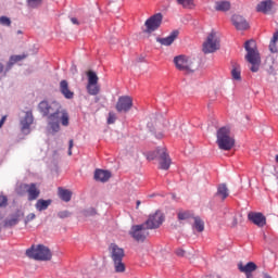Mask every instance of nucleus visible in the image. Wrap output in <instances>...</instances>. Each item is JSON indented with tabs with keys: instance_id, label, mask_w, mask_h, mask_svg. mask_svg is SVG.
Listing matches in <instances>:
<instances>
[{
	"instance_id": "nucleus-1",
	"label": "nucleus",
	"mask_w": 278,
	"mask_h": 278,
	"mask_svg": "<svg viewBox=\"0 0 278 278\" xmlns=\"http://www.w3.org/2000/svg\"><path fill=\"white\" fill-rule=\"evenodd\" d=\"M38 110L42 116H48V127L54 134L60 131V116H61V125L63 127H68V112L66 110H62V104L58 101H47L43 100L39 102Z\"/></svg>"
},
{
	"instance_id": "nucleus-2",
	"label": "nucleus",
	"mask_w": 278,
	"mask_h": 278,
	"mask_svg": "<svg viewBox=\"0 0 278 278\" xmlns=\"http://www.w3.org/2000/svg\"><path fill=\"white\" fill-rule=\"evenodd\" d=\"M244 49L247 51L245 60L249 64H252L250 71H252V73H257V71H260V64L262 63L260 51H257V43H255V40L253 39L248 40L244 43Z\"/></svg>"
},
{
	"instance_id": "nucleus-3",
	"label": "nucleus",
	"mask_w": 278,
	"mask_h": 278,
	"mask_svg": "<svg viewBox=\"0 0 278 278\" xmlns=\"http://www.w3.org/2000/svg\"><path fill=\"white\" fill-rule=\"evenodd\" d=\"M217 147L222 151H231L236 146V139L231 136V128L224 126L217 130Z\"/></svg>"
},
{
	"instance_id": "nucleus-4",
	"label": "nucleus",
	"mask_w": 278,
	"mask_h": 278,
	"mask_svg": "<svg viewBox=\"0 0 278 278\" xmlns=\"http://www.w3.org/2000/svg\"><path fill=\"white\" fill-rule=\"evenodd\" d=\"M26 255L29 260H36V262H51V257H53L51 250L42 244L31 245L26 250Z\"/></svg>"
},
{
	"instance_id": "nucleus-5",
	"label": "nucleus",
	"mask_w": 278,
	"mask_h": 278,
	"mask_svg": "<svg viewBox=\"0 0 278 278\" xmlns=\"http://www.w3.org/2000/svg\"><path fill=\"white\" fill-rule=\"evenodd\" d=\"M147 157L150 161L159 160V168L161 170H168L170 168L172 161L166 148H157L154 152H149Z\"/></svg>"
},
{
	"instance_id": "nucleus-6",
	"label": "nucleus",
	"mask_w": 278,
	"mask_h": 278,
	"mask_svg": "<svg viewBox=\"0 0 278 278\" xmlns=\"http://www.w3.org/2000/svg\"><path fill=\"white\" fill-rule=\"evenodd\" d=\"M111 257L115 265V273H125V264H123V257H125V250L112 243L110 245Z\"/></svg>"
},
{
	"instance_id": "nucleus-7",
	"label": "nucleus",
	"mask_w": 278,
	"mask_h": 278,
	"mask_svg": "<svg viewBox=\"0 0 278 278\" xmlns=\"http://www.w3.org/2000/svg\"><path fill=\"white\" fill-rule=\"evenodd\" d=\"M220 49V39H218V36H216V33L212 31L206 37V40L202 45V51L203 53H216Z\"/></svg>"
},
{
	"instance_id": "nucleus-8",
	"label": "nucleus",
	"mask_w": 278,
	"mask_h": 278,
	"mask_svg": "<svg viewBox=\"0 0 278 278\" xmlns=\"http://www.w3.org/2000/svg\"><path fill=\"white\" fill-rule=\"evenodd\" d=\"M149 227L146 224L134 225L129 230V236L136 240V242H144L149 238Z\"/></svg>"
},
{
	"instance_id": "nucleus-9",
	"label": "nucleus",
	"mask_w": 278,
	"mask_h": 278,
	"mask_svg": "<svg viewBox=\"0 0 278 278\" xmlns=\"http://www.w3.org/2000/svg\"><path fill=\"white\" fill-rule=\"evenodd\" d=\"M134 108V99L129 96H122L118 98L117 103L115 105L116 112L127 114L129 110Z\"/></svg>"
},
{
	"instance_id": "nucleus-10",
	"label": "nucleus",
	"mask_w": 278,
	"mask_h": 278,
	"mask_svg": "<svg viewBox=\"0 0 278 278\" xmlns=\"http://www.w3.org/2000/svg\"><path fill=\"white\" fill-rule=\"evenodd\" d=\"M162 18H164L162 13H156L148 18L144 23L146 33L153 34V31L160 29V25H162Z\"/></svg>"
},
{
	"instance_id": "nucleus-11",
	"label": "nucleus",
	"mask_w": 278,
	"mask_h": 278,
	"mask_svg": "<svg viewBox=\"0 0 278 278\" xmlns=\"http://www.w3.org/2000/svg\"><path fill=\"white\" fill-rule=\"evenodd\" d=\"M174 64L178 71H185L186 73H192V60L186 55H179L174 59Z\"/></svg>"
},
{
	"instance_id": "nucleus-12",
	"label": "nucleus",
	"mask_w": 278,
	"mask_h": 278,
	"mask_svg": "<svg viewBox=\"0 0 278 278\" xmlns=\"http://www.w3.org/2000/svg\"><path fill=\"white\" fill-rule=\"evenodd\" d=\"M164 223V214L160 211H156L154 214H151L143 223L148 229H159V227Z\"/></svg>"
},
{
	"instance_id": "nucleus-13",
	"label": "nucleus",
	"mask_w": 278,
	"mask_h": 278,
	"mask_svg": "<svg viewBox=\"0 0 278 278\" xmlns=\"http://www.w3.org/2000/svg\"><path fill=\"white\" fill-rule=\"evenodd\" d=\"M20 125L22 134H29V131H31V125H34V113L27 111L25 116L21 118Z\"/></svg>"
},
{
	"instance_id": "nucleus-14",
	"label": "nucleus",
	"mask_w": 278,
	"mask_h": 278,
	"mask_svg": "<svg viewBox=\"0 0 278 278\" xmlns=\"http://www.w3.org/2000/svg\"><path fill=\"white\" fill-rule=\"evenodd\" d=\"M232 25L238 29V31H247L251 27L249 21L242 15L235 14L231 17Z\"/></svg>"
},
{
	"instance_id": "nucleus-15",
	"label": "nucleus",
	"mask_w": 278,
	"mask_h": 278,
	"mask_svg": "<svg viewBox=\"0 0 278 278\" xmlns=\"http://www.w3.org/2000/svg\"><path fill=\"white\" fill-rule=\"evenodd\" d=\"M248 220L256 225V227H264L266 225V216L262 213L250 212L248 214Z\"/></svg>"
},
{
	"instance_id": "nucleus-16",
	"label": "nucleus",
	"mask_w": 278,
	"mask_h": 278,
	"mask_svg": "<svg viewBox=\"0 0 278 278\" xmlns=\"http://www.w3.org/2000/svg\"><path fill=\"white\" fill-rule=\"evenodd\" d=\"M178 36L179 30H174L165 38H157L156 41H159L160 45H163L164 47H170V45L177 40Z\"/></svg>"
},
{
	"instance_id": "nucleus-17",
	"label": "nucleus",
	"mask_w": 278,
	"mask_h": 278,
	"mask_svg": "<svg viewBox=\"0 0 278 278\" xmlns=\"http://www.w3.org/2000/svg\"><path fill=\"white\" fill-rule=\"evenodd\" d=\"M111 177H112V173L104 169H96L94 176H93L96 181H101L102 184H105V181H110Z\"/></svg>"
},
{
	"instance_id": "nucleus-18",
	"label": "nucleus",
	"mask_w": 278,
	"mask_h": 278,
	"mask_svg": "<svg viewBox=\"0 0 278 278\" xmlns=\"http://www.w3.org/2000/svg\"><path fill=\"white\" fill-rule=\"evenodd\" d=\"M60 92L65 99H73L75 97V92L71 91L67 80L60 81Z\"/></svg>"
},
{
	"instance_id": "nucleus-19",
	"label": "nucleus",
	"mask_w": 278,
	"mask_h": 278,
	"mask_svg": "<svg viewBox=\"0 0 278 278\" xmlns=\"http://www.w3.org/2000/svg\"><path fill=\"white\" fill-rule=\"evenodd\" d=\"M274 2L273 0H265L257 4L256 11L262 12L263 14H268L273 10Z\"/></svg>"
},
{
	"instance_id": "nucleus-20",
	"label": "nucleus",
	"mask_w": 278,
	"mask_h": 278,
	"mask_svg": "<svg viewBox=\"0 0 278 278\" xmlns=\"http://www.w3.org/2000/svg\"><path fill=\"white\" fill-rule=\"evenodd\" d=\"M27 194L28 201H36L40 197V189L36 184H29Z\"/></svg>"
},
{
	"instance_id": "nucleus-21",
	"label": "nucleus",
	"mask_w": 278,
	"mask_h": 278,
	"mask_svg": "<svg viewBox=\"0 0 278 278\" xmlns=\"http://www.w3.org/2000/svg\"><path fill=\"white\" fill-rule=\"evenodd\" d=\"M238 268H239L240 273L250 275V273H254V270H257V265L253 262H249L247 265L239 263Z\"/></svg>"
},
{
	"instance_id": "nucleus-22",
	"label": "nucleus",
	"mask_w": 278,
	"mask_h": 278,
	"mask_svg": "<svg viewBox=\"0 0 278 278\" xmlns=\"http://www.w3.org/2000/svg\"><path fill=\"white\" fill-rule=\"evenodd\" d=\"M215 10L217 12H229L231 10V2L227 0L217 1L215 3Z\"/></svg>"
},
{
	"instance_id": "nucleus-23",
	"label": "nucleus",
	"mask_w": 278,
	"mask_h": 278,
	"mask_svg": "<svg viewBox=\"0 0 278 278\" xmlns=\"http://www.w3.org/2000/svg\"><path fill=\"white\" fill-rule=\"evenodd\" d=\"M59 197L62 201L68 203V201H71V199L73 198V192H71V190L68 189L59 188Z\"/></svg>"
},
{
	"instance_id": "nucleus-24",
	"label": "nucleus",
	"mask_w": 278,
	"mask_h": 278,
	"mask_svg": "<svg viewBox=\"0 0 278 278\" xmlns=\"http://www.w3.org/2000/svg\"><path fill=\"white\" fill-rule=\"evenodd\" d=\"M86 88L88 94H90L91 97H97V94L101 92V87L99 86V84H87Z\"/></svg>"
},
{
	"instance_id": "nucleus-25",
	"label": "nucleus",
	"mask_w": 278,
	"mask_h": 278,
	"mask_svg": "<svg viewBox=\"0 0 278 278\" xmlns=\"http://www.w3.org/2000/svg\"><path fill=\"white\" fill-rule=\"evenodd\" d=\"M217 197L222 198V201H225V199H227V197H229V189L227 188V185L222 184L218 186L217 188Z\"/></svg>"
},
{
	"instance_id": "nucleus-26",
	"label": "nucleus",
	"mask_w": 278,
	"mask_h": 278,
	"mask_svg": "<svg viewBox=\"0 0 278 278\" xmlns=\"http://www.w3.org/2000/svg\"><path fill=\"white\" fill-rule=\"evenodd\" d=\"M49 205H51V200H38L35 204V207L38 212H45V210H48Z\"/></svg>"
},
{
	"instance_id": "nucleus-27",
	"label": "nucleus",
	"mask_w": 278,
	"mask_h": 278,
	"mask_svg": "<svg viewBox=\"0 0 278 278\" xmlns=\"http://www.w3.org/2000/svg\"><path fill=\"white\" fill-rule=\"evenodd\" d=\"M176 1L178 5H181L186 10H194V8H197L194 0H176Z\"/></svg>"
},
{
	"instance_id": "nucleus-28",
	"label": "nucleus",
	"mask_w": 278,
	"mask_h": 278,
	"mask_svg": "<svg viewBox=\"0 0 278 278\" xmlns=\"http://www.w3.org/2000/svg\"><path fill=\"white\" fill-rule=\"evenodd\" d=\"M231 77L235 81H242V70L240 68V65H235L231 70Z\"/></svg>"
},
{
	"instance_id": "nucleus-29",
	"label": "nucleus",
	"mask_w": 278,
	"mask_h": 278,
	"mask_svg": "<svg viewBox=\"0 0 278 278\" xmlns=\"http://www.w3.org/2000/svg\"><path fill=\"white\" fill-rule=\"evenodd\" d=\"M269 51L271 53H278V31H276L273 36V39L269 43Z\"/></svg>"
},
{
	"instance_id": "nucleus-30",
	"label": "nucleus",
	"mask_w": 278,
	"mask_h": 278,
	"mask_svg": "<svg viewBox=\"0 0 278 278\" xmlns=\"http://www.w3.org/2000/svg\"><path fill=\"white\" fill-rule=\"evenodd\" d=\"M28 188H29V185L20 184L15 189L17 197H25V194H27L28 192Z\"/></svg>"
},
{
	"instance_id": "nucleus-31",
	"label": "nucleus",
	"mask_w": 278,
	"mask_h": 278,
	"mask_svg": "<svg viewBox=\"0 0 278 278\" xmlns=\"http://www.w3.org/2000/svg\"><path fill=\"white\" fill-rule=\"evenodd\" d=\"M18 214L12 215L10 218L4 220V227H14L18 225Z\"/></svg>"
},
{
	"instance_id": "nucleus-32",
	"label": "nucleus",
	"mask_w": 278,
	"mask_h": 278,
	"mask_svg": "<svg viewBox=\"0 0 278 278\" xmlns=\"http://www.w3.org/2000/svg\"><path fill=\"white\" fill-rule=\"evenodd\" d=\"M87 78H88V83L87 84H99V76L97 75V73L94 71H88L86 73Z\"/></svg>"
},
{
	"instance_id": "nucleus-33",
	"label": "nucleus",
	"mask_w": 278,
	"mask_h": 278,
	"mask_svg": "<svg viewBox=\"0 0 278 278\" xmlns=\"http://www.w3.org/2000/svg\"><path fill=\"white\" fill-rule=\"evenodd\" d=\"M193 227L201 233L205 230V223L201 220V217H194Z\"/></svg>"
},
{
	"instance_id": "nucleus-34",
	"label": "nucleus",
	"mask_w": 278,
	"mask_h": 278,
	"mask_svg": "<svg viewBox=\"0 0 278 278\" xmlns=\"http://www.w3.org/2000/svg\"><path fill=\"white\" fill-rule=\"evenodd\" d=\"M42 1L43 0H26V3L28 8H30L31 10H36L40 8V5H42Z\"/></svg>"
},
{
	"instance_id": "nucleus-35",
	"label": "nucleus",
	"mask_w": 278,
	"mask_h": 278,
	"mask_svg": "<svg viewBox=\"0 0 278 278\" xmlns=\"http://www.w3.org/2000/svg\"><path fill=\"white\" fill-rule=\"evenodd\" d=\"M21 60H25V56L22 55H13L11 56L9 63H8V68H12L16 62H21Z\"/></svg>"
},
{
	"instance_id": "nucleus-36",
	"label": "nucleus",
	"mask_w": 278,
	"mask_h": 278,
	"mask_svg": "<svg viewBox=\"0 0 278 278\" xmlns=\"http://www.w3.org/2000/svg\"><path fill=\"white\" fill-rule=\"evenodd\" d=\"M85 218H90V216H97V210L94 207H89L81 212Z\"/></svg>"
},
{
	"instance_id": "nucleus-37",
	"label": "nucleus",
	"mask_w": 278,
	"mask_h": 278,
	"mask_svg": "<svg viewBox=\"0 0 278 278\" xmlns=\"http://www.w3.org/2000/svg\"><path fill=\"white\" fill-rule=\"evenodd\" d=\"M188 218H192L190 212H179L178 213V220H188Z\"/></svg>"
},
{
	"instance_id": "nucleus-38",
	"label": "nucleus",
	"mask_w": 278,
	"mask_h": 278,
	"mask_svg": "<svg viewBox=\"0 0 278 278\" xmlns=\"http://www.w3.org/2000/svg\"><path fill=\"white\" fill-rule=\"evenodd\" d=\"M0 25H5V27H10L12 25V21L8 16H1Z\"/></svg>"
},
{
	"instance_id": "nucleus-39",
	"label": "nucleus",
	"mask_w": 278,
	"mask_h": 278,
	"mask_svg": "<svg viewBox=\"0 0 278 278\" xmlns=\"http://www.w3.org/2000/svg\"><path fill=\"white\" fill-rule=\"evenodd\" d=\"M114 123H116V114L114 112H110L108 117V124L114 125Z\"/></svg>"
},
{
	"instance_id": "nucleus-40",
	"label": "nucleus",
	"mask_w": 278,
	"mask_h": 278,
	"mask_svg": "<svg viewBox=\"0 0 278 278\" xmlns=\"http://www.w3.org/2000/svg\"><path fill=\"white\" fill-rule=\"evenodd\" d=\"M0 207H8V197L0 195Z\"/></svg>"
},
{
	"instance_id": "nucleus-41",
	"label": "nucleus",
	"mask_w": 278,
	"mask_h": 278,
	"mask_svg": "<svg viewBox=\"0 0 278 278\" xmlns=\"http://www.w3.org/2000/svg\"><path fill=\"white\" fill-rule=\"evenodd\" d=\"M59 218H68L71 216L70 211H61L58 213Z\"/></svg>"
},
{
	"instance_id": "nucleus-42",
	"label": "nucleus",
	"mask_w": 278,
	"mask_h": 278,
	"mask_svg": "<svg viewBox=\"0 0 278 278\" xmlns=\"http://www.w3.org/2000/svg\"><path fill=\"white\" fill-rule=\"evenodd\" d=\"M34 218H36V214L34 213H29L26 218H25V223H31V220H34Z\"/></svg>"
},
{
	"instance_id": "nucleus-43",
	"label": "nucleus",
	"mask_w": 278,
	"mask_h": 278,
	"mask_svg": "<svg viewBox=\"0 0 278 278\" xmlns=\"http://www.w3.org/2000/svg\"><path fill=\"white\" fill-rule=\"evenodd\" d=\"M176 255H177L178 257H184V255H186V250H184V249H177V250H176Z\"/></svg>"
},
{
	"instance_id": "nucleus-44",
	"label": "nucleus",
	"mask_w": 278,
	"mask_h": 278,
	"mask_svg": "<svg viewBox=\"0 0 278 278\" xmlns=\"http://www.w3.org/2000/svg\"><path fill=\"white\" fill-rule=\"evenodd\" d=\"M73 147H74V141L73 139L70 140V146H68V155H73Z\"/></svg>"
},
{
	"instance_id": "nucleus-45",
	"label": "nucleus",
	"mask_w": 278,
	"mask_h": 278,
	"mask_svg": "<svg viewBox=\"0 0 278 278\" xmlns=\"http://www.w3.org/2000/svg\"><path fill=\"white\" fill-rule=\"evenodd\" d=\"M72 75H77V65L73 64L71 67Z\"/></svg>"
},
{
	"instance_id": "nucleus-46",
	"label": "nucleus",
	"mask_w": 278,
	"mask_h": 278,
	"mask_svg": "<svg viewBox=\"0 0 278 278\" xmlns=\"http://www.w3.org/2000/svg\"><path fill=\"white\" fill-rule=\"evenodd\" d=\"M71 22L73 23V25H79V21L77 20V17H72Z\"/></svg>"
},
{
	"instance_id": "nucleus-47",
	"label": "nucleus",
	"mask_w": 278,
	"mask_h": 278,
	"mask_svg": "<svg viewBox=\"0 0 278 278\" xmlns=\"http://www.w3.org/2000/svg\"><path fill=\"white\" fill-rule=\"evenodd\" d=\"M5 116H3L1 119H0V127H2L3 126V123H5Z\"/></svg>"
},
{
	"instance_id": "nucleus-48",
	"label": "nucleus",
	"mask_w": 278,
	"mask_h": 278,
	"mask_svg": "<svg viewBox=\"0 0 278 278\" xmlns=\"http://www.w3.org/2000/svg\"><path fill=\"white\" fill-rule=\"evenodd\" d=\"M3 68H4L3 64L0 63V75L3 73Z\"/></svg>"
},
{
	"instance_id": "nucleus-49",
	"label": "nucleus",
	"mask_w": 278,
	"mask_h": 278,
	"mask_svg": "<svg viewBox=\"0 0 278 278\" xmlns=\"http://www.w3.org/2000/svg\"><path fill=\"white\" fill-rule=\"evenodd\" d=\"M235 227H238V217H235Z\"/></svg>"
},
{
	"instance_id": "nucleus-50",
	"label": "nucleus",
	"mask_w": 278,
	"mask_h": 278,
	"mask_svg": "<svg viewBox=\"0 0 278 278\" xmlns=\"http://www.w3.org/2000/svg\"><path fill=\"white\" fill-rule=\"evenodd\" d=\"M264 278H271V277L268 274H265Z\"/></svg>"
},
{
	"instance_id": "nucleus-51",
	"label": "nucleus",
	"mask_w": 278,
	"mask_h": 278,
	"mask_svg": "<svg viewBox=\"0 0 278 278\" xmlns=\"http://www.w3.org/2000/svg\"><path fill=\"white\" fill-rule=\"evenodd\" d=\"M140 206V201H137V207H139Z\"/></svg>"
},
{
	"instance_id": "nucleus-52",
	"label": "nucleus",
	"mask_w": 278,
	"mask_h": 278,
	"mask_svg": "<svg viewBox=\"0 0 278 278\" xmlns=\"http://www.w3.org/2000/svg\"><path fill=\"white\" fill-rule=\"evenodd\" d=\"M17 34H23V31H22V30H18Z\"/></svg>"
}]
</instances>
